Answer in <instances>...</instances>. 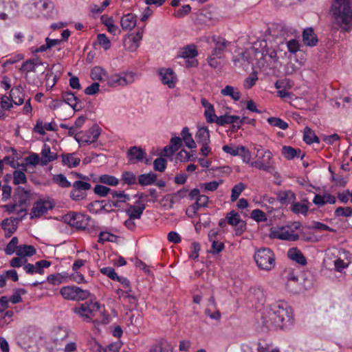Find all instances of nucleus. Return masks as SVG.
Wrapping results in <instances>:
<instances>
[{"label":"nucleus","instance_id":"11","mask_svg":"<svg viewBox=\"0 0 352 352\" xmlns=\"http://www.w3.org/2000/svg\"><path fill=\"white\" fill-rule=\"evenodd\" d=\"M54 204L49 200L40 199L34 204L31 212L30 219L37 218L46 213L54 208Z\"/></svg>","mask_w":352,"mask_h":352},{"label":"nucleus","instance_id":"5","mask_svg":"<svg viewBox=\"0 0 352 352\" xmlns=\"http://www.w3.org/2000/svg\"><path fill=\"white\" fill-rule=\"evenodd\" d=\"M100 305L97 301H86L78 307L72 309V311L78 314L84 321L90 322L100 310Z\"/></svg>","mask_w":352,"mask_h":352},{"label":"nucleus","instance_id":"42","mask_svg":"<svg viewBox=\"0 0 352 352\" xmlns=\"http://www.w3.org/2000/svg\"><path fill=\"white\" fill-rule=\"evenodd\" d=\"M25 162L26 163L25 164H17V166H21L23 170H26V165L27 164L33 165V166L37 165L39 162V156L36 153H32L31 155H30L29 156H28L25 158Z\"/></svg>","mask_w":352,"mask_h":352},{"label":"nucleus","instance_id":"58","mask_svg":"<svg viewBox=\"0 0 352 352\" xmlns=\"http://www.w3.org/2000/svg\"><path fill=\"white\" fill-rule=\"evenodd\" d=\"M26 290L24 289H17L14 291V294L8 298L9 302L10 301L13 304H17L22 302L21 294H25Z\"/></svg>","mask_w":352,"mask_h":352},{"label":"nucleus","instance_id":"63","mask_svg":"<svg viewBox=\"0 0 352 352\" xmlns=\"http://www.w3.org/2000/svg\"><path fill=\"white\" fill-rule=\"evenodd\" d=\"M97 40L98 43L100 45H102L105 50H107L111 47L110 40L107 37V36L104 34H98Z\"/></svg>","mask_w":352,"mask_h":352},{"label":"nucleus","instance_id":"50","mask_svg":"<svg viewBox=\"0 0 352 352\" xmlns=\"http://www.w3.org/2000/svg\"><path fill=\"white\" fill-rule=\"evenodd\" d=\"M232 60L236 66H243L248 63V57L245 52L239 53V54L234 56Z\"/></svg>","mask_w":352,"mask_h":352},{"label":"nucleus","instance_id":"14","mask_svg":"<svg viewBox=\"0 0 352 352\" xmlns=\"http://www.w3.org/2000/svg\"><path fill=\"white\" fill-rule=\"evenodd\" d=\"M100 135V129L98 126H94L82 134L80 136H75L76 140L80 146L90 144L96 142Z\"/></svg>","mask_w":352,"mask_h":352},{"label":"nucleus","instance_id":"2","mask_svg":"<svg viewBox=\"0 0 352 352\" xmlns=\"http://www.w3.org/2000/svg\"><path fill=\"white\" fill-rule=\"evenodd\" d=\"M333 27L342 32L352 30V0H333L331 8Z\"/></svg>","mask_w":352,"mask_h":352},{"label":"nucleus","instance_id":"48","mask_svg":"<svg viewBox=\"0 0 352 352\" xmlns=\"http://www.w3.org/2000/svg\"><path fill=\"white\" fill-rule=\"evenodd\" d=\"M226 220L229 225L234 226L241 221L239 214L234 210H232L226 214Z\"/></svg>","mask_w":352,"mask_h":352},{"label":"nucleus","instance_id":"57","mask_svg":"<svg viewBox=\"0 0 352 352\" xmlns=\"http://www.w3.org/2000/svg\"><path fill=\"white\" fill-rule=\"evenodd\" d=\"M122 180L128 185H133L136 183V176L132 172L125 171L122 174Z\"/></svg>","mask_w":352,"mask_h":352},{"label":"nucleus","instance_id":"28","mask_svg":"<svg viewBox=\"0 0 352 352\" xmlns=\"http://www.w3.org/2000/svg\"><path fill=\"white\" fill-rule=\"evenodd\" d=\"M276 195L282 205L289 204L296 199V195L290 190L279 191Z\"/></svg>","mask_w":352,"mask_h":352},{"label":"nucleus","instance_id":"25","mask_svg":"<svg viewBox=\"0 0 352 352\" xmlns=\"http://www.w3.org/2000/svg\"><path fill=\"white\" fill-rule=\"evenodd\" d=\"M136 16L130 13L124 15L120 21V25L124 30H131L136 25Z\"/></svg>","mask_w":352,"mask_h":352},{"label":"nucleus","instance_id":"9","mask_svg":"<svg viewBox=\"0 0 352 352\" xmlns=\"http://www.w3.org/2000/svg\"><path fill=\"white\" fill-rule=\"evenodd\" d=\"M107 80L109 87L125 86L133 82L134 75L132 72H123L111 75L107 77Z\"/></svg>","mask_w":352,"mask_h":352},{"label":"nucleus","instance_id":"51","mask_svg":"<svg viewBox=\"0 0 352 352\" xmlns=\"http://www.w3.org/2000/svg\"><path fill=\"white\" fill-rule=\"evenodd\" d=\"M245 186L242 182H240L235 186L232 189V195H231V201L232 202L235 201L245 189Z\"/></svg>","mask_w":352,"mask_h":352},{"label":"nucleus","instance_id":"4","mask_svg":"<svg viewBox=\"0 0 352 352\" xmlns=\"http://www.w3.org/2000/svg\"><path fill=\"white\" fill-rule=\"evenodd\" d=\"M257 160L251 162L250 166L259 170L271 173L274 169L273 155L270 150L263 151L261 146L256 148Z\"/></svg>","mask_w":352,"mask_h":352},{"label":"nucleus","instance_id":"8","mask_svg":"<svg viewBox=\"0 0 352 352\" xmlns=\"http://www.w3.org/2000/svg\"><path fill=\"white\" fill-rule=\"evenodd\" d=\"M71 186H72V190L70 191L69 197L75 201L85 199L87 196V190L91 188L89 183L81 180L74 182Z\"/></svg>","mask_w":352,"mask_h":352},{"label":"nucleus","instance_id":"36","mask_svg":"<svg viewBox=\"0 0 352 352\" xmlns=\"http://www.w3.org/2000/svg\"><path fill=\"white\" fill-rule=\"evenodd\" d=\"M69 277L68 274L66 272L58 273L56 274H50L47 276V280L48 283L56 285H60Z\"/></svg>","mask_w":352,"mask_h":352},{"label":"nucleus","instance_id":"64","mask_svg":"<svg viewBox=\"0 0 352 352\" xmlns=\"http://www.w3.org/2000/svg\"><path fill=\"white\" fill-rule=\"evenodd\" d=\"M257 80V74L256 73L251 74L248 78L245 79L243 83L244 87L248 89L252 88L255 85Z\"/></svg>","mask_w":352,"mask_h":352},{"label":"nucleus","instance_id":"27","mask_svg":"<svg viewBox=\"0 0 352 352\" xmlns=\"http://www.w3.org/2000/svg\"><path fill=\"white\" fill-rule=\"evenodd\" d=\"M282 154L287 160H292L294 157H300L303 159L305 154H301V151L299 148H294L289 146H284L282 148Z\"/></svg>","mask_w":352,"mask_h":352},{"label":"nucleus","instance_id":"33","mask_svg":"<svg viewBox=\"0 0 352 352\" xmlns=\"http://www.w3.org/2000/svg\"><path fill=\"white\" fill-rule=\"evenodd\" d=\"M36 249L31 245H21L16 250V255L19 256L25 257L32 256L36 254Z\"/></svg>","mask_w":352,"mask_h":352},{"label":"nucleus","instance_id":"19","mask_svg":"<svg viewBox=\"0 0 352 352\" xmlns=\"http://www.w3.org/2000/svg\"><path fill=\"white\" fill-rule=\"evenodd\" d=\"M146 155L144 150L136 146H131L126 153L129 160L132 163L142 161L146 157Z\"/></svg>","mask_w":352,"mask_h":352},{"label":"nucleus","instance_id":"20","mask_svg":"<svg viewBox=\"0 0 352 352\" xmlns=\"http://www.w3.org/2000/svg\"><path fill=\"white\" fill-rule=\"evenodd\" d=\"M45 63L42 62L39 58L28 59L22 63L19 71L26 74L29 72H35L36 68L38 66L43 65Z\"/></svg>","mask_w":352,"mask_h":352},{"label":"nucleus","instance_id":"31","mask_svg":"<svg viewBox=\"0 0 352 352\" xmlns=\"http://www.w3.org/2000/svg\"><path fill=\"white\" fill-rule=\"evenodd\" d=\"M157 178V175L153 172L142 174L138 177V183L143 186L152 185L155 183Z\"/></svg>","mask_w":352,"mask_h":352},{"label":"nucleus","instance_id":"34","mask_svg":"<svg viewBox=\"0 0 352 352\" xmlns=\"http://www.w3.org/2000/svg\"><path fill=\"white\" fill-rule=\"evenodd\" d=\"M195 138L199 144L210 142V133L208 129L206 126L199 128L195 135Z\"/></svg>","mask_w":352,"mask_h":352},{"label":"nucleus","instance_id":"24","mask_svg":"<svg viewBox=\"0 0 352 352\" xmlns=\"http://www.w3.org/2000/svg\"><path fill=\"white\" fill-rule=\"evenodd\" d=\"M41 164L47 165L49 162L55 160L57 158L56 153H51V149L49 145L44 144L41 153Z\"/></svg>","mask_w":352,"mask_h":352},{"label":"nucleus","instance_id":"40","mask_svg":"<svg viewBox=\"0 0 352 352\" xmlns=\"http://www.w3.org/2000/svg\"><path fill=\"white\" fill-rule=\"evenodd\" d=\"M197 55L198 52L196 49V47L193 45H187L186 47H184L182 54L180 55V57L184 58H192L197 56Z\"/></svg>","mask_w":352,"mask_h":352},{"label":"nucleus","instance_id":"12","mask_svg":"<svg viewBox=\"0 0 352 352\" xmlns=\"http://www.w3.org/2000/svg\"><path fill=\"white\" fill-rule=\"evenodd\" d=\"M270 237L289 241H295L298 239V235L294 234L289 226L277 228L272 230Z\"/></svg>","mask_w":352,"mask_h":352},{"label":"nucleus","instance_id":"61","mask_svg":"<svg viewBox=\"0 0 352 352\" xmlns=\"http://www.w3.org/2000/svg\"><path fill=\"white\" fill-rule=\"evenodd\" d=\"M251 217L257 222L265 221L267 220L266 214L260 209H255L251 212Z\"/></svg>","mask_w":352,"mask_h":352},{"label":"nucleus","instance_id":"6","mask_svg":"<svg viewBox=\"0 0 352 352\" xmlns=\"http://www.w3.org/2000/svg\"><path fill=\"white\" fill-rule=\"evenodd\" d=\"M62 296L69 300H84L89 297L90 292L77 286H66L60 289Z\"/></svg>","mask_w":352,"mask_h":352},{"label":"nucleus","instance_id":"16","mask_svg":"<svg viewBox=\"0 0 352 352\" xmlns=\"http://www.w3.org/2000/svg\"><path fill=\"white\" fill-rule=\"evenodd\" d=\"M144 30L140 28L135 34H129L124 38V47L130 52H135L140 46V42L142 38Z\"/></svg>","mask_w":352,"mask_h":352},{"label":"nucleus","instance_id":"49","mask_svg":"<svg viewBox=\"0 0 352 352\" xmlns=\"http://www.w3.org/2000/svg\"><path fill=\"white\" fill-rule=\"evenodd\" d=\"M27 182V177L23 170H14L13 172V184L19 185Z\"/></svg>","mask_w":352,"mask_h":352},{"label":"nucleus","instance_id":"32","mask_svg":"<svg viewBox=\"0 0 352 352\" xmlns=\"http://www.w3.org/2000/svg\"><path fill=\"white\" fill-rule=\"evenodd\" d=\"M223 96H230L234 101H239L241 98V93L238 88L230 85H226L225 88L221 90Z\"/></svg>","mask_w":352,"mask_h":352},{"label":"nucleus","instance_id":"13","mask_svg":"<svg viewBox=\"0 0 352 352\" xmlns=\"http://www.w3.org/2000/svg\"><path fill=\"white\" fill-rule=\"evenodd\" d=\"M253 47L255 51L256 56L258 55V54H261V58H265L266 56H269L274 61H276L278 60L276 50L268 47L265 40H262L258 43H255Z\"/></svg>","mask_w":352,"mask_h":352},{"label":"nucleus","instance_id":"54","mask_svg":"<svg viewBox=\"0 0 352 352\" xmlns=\"http://www.w3.org/2000/svg\"><path fill=\"white\" fill-rule=\"evenodd\" d=\"M291 210L295 214H306L308 211V206L305 204L296 202L292 204Z\"/></svg>","mask_w":352,"mask_h":352},{"label":"nucleus","instance_id":"3","mask_svg":"<svg viewBox=\"0 0 352 352\" xmlns=\"http://www.w3.org/2000/svg\"><path fill=\"white\" fill-rule=\"evenodd\" d=\"M254 258L260 270L270 271L275 267V256L272 250L268 248H263L257 250Z\"/></svg>","mask_w":352,"mask_h":352},{"label":"nucleus","instance_id":"23","mask_svg":"<svg viewBox=\"0 0 352 352\" xmlns=\"http://www.w3.org/2000/svg\"><path fill=\"white\" fill-rule=\"evenodd\" d=\"M302 41L305 45L313 47L318 43V38L311 28H306L302 33Z\"/></svg>","mask_w":352,"mask_h":352},{"label":"nucleus","instance_id":"39","mask_svg":"<svg viewBox=\"0 0 352 352\" xmlns=\"http://www.w3.org/2000/svg\"><path fill=\"white\" fill-rule=\"evenodd\" d=\"M238 120H239V117L237 116L223 115L217 117L214 122L219 126H224L227 124H234Z\"/></svg>","mask_w":352,"mask_h":352},{"label":"nucleus","instance_id":"43","mask_svg":"<svg viewBox=\"0 0 352 352\" xmlns=\"http://www.w3.org/2000/svg\"><path fill=\"white\" fill-rule=\"evenodd\" d=\"M99 181L102 184L111 186H116L119 184V179L118 178L109 175H102L99 177Z\"/></svg>","mask_w":352,"mask_h":352},{"label":"nucleus","instance_id":"15","mask_svg":"<svg viewBox=\"0 0 352 352\" xmlns=\"http://www.w3.org/2000/svg\"><path fill=\"white\" fill-rule=\"evenodd\" d=\"M32 192L30 189H26L21 186L15 188L13 200L19 206H28L30 203Z\"/></svg>","mask_w":352,"mask_h":352},{"label":"nucleus","instance_id":"29","mask_svg":"<svg viewBox=\"0 0 352 352\" xmlns=\"http://www.w3.org/2000/svg\"><path fill=\"white\" fill-rule=\"evenodd\" d=\"M10 96L12 103L16 105H21L24 102V94L19 87L12 88Z\"/></svg>","mask_w":352,"mask_h":352},{"label":"nucleus","instance_id":"10","mask_svg":"<svg viewBox=\"0 0 352 352\" xmlns=\"http://www.w3.org/2000/svg\"><path fill=\"white\" fill-rule=\"evenodd\" d=\"M27 210L26 209H21L18 211V214H20L23 213V214L20 217H10L6 218L3 219L1 222V227L5 231V236L6 238H9L12 236L13 233L16 230L17 226L14 224V221L19 222L21 221L23 217L26 215Z\"/></svg>","mask_w":352,"mask_h":352},{"label":"nucleus","instance_id":"18","mask_svg":"<svg viewBox=\"0 0 352 352\" xmlns=\"http://www.w3.org/2000/svg\"><path fill=\"white\" fill-rule=\"evenodd\" d=\"M161 80L164 85H168L169 88H174L176 85L177 76L173 70L170 68H162L159 71Z\"/></svg>","mask_w":352,"mask_h":352},{"label":"nucleus","instance_id":"35","mask_svg":"<svg viewBox=\"0 0 352 352\" xmlns=\"http://www.w3.org/2000/svg\"><path fill=\"white\" fill-rule=\"evenodd\" d=\"M75 155V153L63 154L62 155L63 163L70 168L76 167L79 165L80 160Z\"/></svg>","mask_w":352,"mask_h":352},{"label":"nucleus","instance_id":"55","mask_svg":"<svg viewBox=\"0 0 352 352\" xmlns=\"http://www.w3.org/2000/svg\"><path fill=\"white\" fill-rule=\"evenodd\" d=\"M167 166V161L163 157H158L153 162V168L156 171L164 172Z\"/></svg>","mask_w":352,"mask_h":352},{"label":"nucleus","instance_id":"7","mask_svg":"<svg viewBox=\"0 0 352 352\" xmlns=\"http://www.w3.org/2000/svg\"><path fill=\"white\" fill-rule=\"evenodd\" d=\"M65 223L78 229L85 230L89 225L91 217L88 215L75 212H70L63 217Z\"/></svg>","mask_w":352,"mask_h":352},{"label":"nucleus","instance_id":"53","mask_svg":"<svg viewBox=\"0 0 352 352\" xmlns=\"http://www.w3.org/2000/svg\"><path fill=\"white\" fill-rule=\"evenodd\" d=\"M51 265V262L47 260H41L34 264L35 273L43 274L44 268H47Z\"/></svg>","mask_w":352,"mask_h":352},{"label":"nucleus","instance_id":"56","mask_svg":"<svg viewBox=\"0 0 352 352\" xmlns=\"http://www.w3.org/2000/svg\"><path fill=\"white\" fill-rule=\"evenodd\" d=\"M336 217H352V208L351 207H338L334 212Z\"/></svg>","mask_w":352,"mask_h":352},{"label":"nucleus","instance_id":"46","mask_svg":"<svg viewBox=\"0 0 352 352\" xmlns=\"http://www.w3.org/2000/svg\"><path fill=\"white\" fill-rule=\"evenodd\" d=\"M117 239V236L109 232H100L98 235V242L99 243H104V242H115Z\"/></svg>","mask_w":352,"mask_h":352},{"label":"nucleus","instance_id":"60","mask_svg":"<svg viewBox=\"0 0 352 352\" xmlns=\"http://www.w3.org/2000/svg\"><path fill=\"white\" fill-rule=\"evenodd\" d=\"M111 191V189L110 188L99 184L96 185L94 189V193L102 197H104L108 194H110Z\"/></svg>","mask_w":352,"mask_h":352},{"label":"nucleus","instance_id":"26","mask_svg":"<svg viewBox=\"0 0 352 352\" xmlns=\"http://www.w3.org/2000/svg\"><path fill=\"white\" fill-rule=\"evenodd\" d=\"M145 208L146 206L144 204H142L138 206L131 205L126 209L125 212L131 219H139L141 218Z\"/></svg>","mask_w":352,"mask_h":352},{"label":"nucleus","instance_id":"37","mask_svg":"<svg viewBox=\"0 0 352 352\" xmlns=\"http://www.w3.org/2000/svg\"><path fill=\"white\" fill-rule=\"evenodd\" d=\"M101 21L107 26L109 32L113 35H116L120 32L119 28L113 23V19L106 15L101 16Z\"/></svg>","mask_w":352,"mask_h":352},{"label":"nucleus","instance_id":"22","mask_svg":"<svg viewBox=\"0 0 352 352\" xmlns=\"http://www.w3.org/2000/svg\"><path fill=\"white\" fill-rule=\"evenodd\" d=\"M62 100L68 104L75 111H80L82 109L81 106H78L80 100L71 91H65L61 94Z\"/></svg>","mask_w":352,"mask_h":352},{"label":"nucleus","instance_id":"21","mask_svg":"<svg viewBox=\"0 0 352 352\" xmlns=\"http://www.w3.org/2000/svg\"><path fill=\"white\" fill-rule=\"evenodd\" d=\"M35 8H39L41 10L45 12L43 14L46 17H50L54 8V4L51 0H39L32 4Z\"/></svg>","mask_w":352,"mask_h":352},{"label":"nucleus","instance_id":"52","mask_svg":"<svg viewBox=\"0 0 352 352\" xmlns=\"http://www.w3.org/2000/svg\"><path fill=\"white\" fill-rule=\"evenodd\" d=\"M18 238L16 236H14L12 238L11 241L8 243L7 246L5 248V252L8 255L12 254L14 252H16L17 248H19L18 245Z\"/></svg>","mask_w":352,"mask_h":352},{"label":"nucleus","instance_id":"59","mask_svg":"<svg viewBox=\"0 0 352 352\" xmlns=\"http://www.w3.org/2000/svg\"><path fill=\"white\" fill-rule=\"evenodd\" d=\"M110 194L113 199H118L116 201L119 202H126L129 199V197L128 195L125 194L124 191H116L111 190Z\"/></svg>","mask_w":352,"mask_h":352},{"label":"nucleus","instance_id":"1","mask_svg":"<svg viewBox=\"0 0 352 352\" xmlns=\"http://www.w3.org/2000/svg\"><path fill=\"white\" fill-rule=\"evenodd\" d=\"M262 320L269 329H287L294 323L292 309L285 301L276 302L270 305Z\"/></svg>","mask_w":352,"mask_h":352},{"label":"nucleus","instance_id":"45","mask_svg":"<svg viewBox=\"0 0 352 352\" xmlns=\"http://www.w3.org/2000/svg\"><path fill=\"white\" fill-rule=\"evenodd\" d=\"M171 345L166 341H162L159 346H153L149 350V352H170L172 351Z\"/></svg>","mask_w":352,"mask_h":352},{"label":"nucleus","instance_id":"17","mask_svg":"<svg viewBox=\"0 0 352 352\" xmlns=\"http://www.w3.org/2000/svg\"><path fill=\"white\" fill-rule=\"evenodd\" d=\"M212 40L214 43V47L212 51V56H216L217 58L223 57L224 52L230 44V42L221 36H213Z\"/></svg>","mask_w":352,"mask_h":352},{"label":"nucleus","instance_id":"62","mask_svg":"<svg viewBox=\"0 0 352 352\" xmlns=\"http://www.w3.org/2000/svg\"><path fill=\"white\" fill-rule=\"evenodd\" d=\"M121 347L120 342H115L110 344L107 348H103L101 346H98L99 352H118Z\"/></svg>","mask_w":352,"mask_h":352},{"label":"nucleus","instance_id":"47","mask_svg":"<svg viewBox=\"0 0 352 352\" xmlns=\"http://www.w3.org/2000/svg\"><path fill=\"white\" fill-rule=\"evenodd\" d=\"M106 76V72L100 67H94L90 74V76L94 80H102L103 77Z\"/></svg>","mask_w":352,"mask_h":352},{"label":"nucleus","instance_id":"30","mask_svg":"<svg viewBox=\"0 0 352 352\" xmlns=\"http://www.w3.org/2000/svg\"><path fill=\"white\" fill-rule=\"evenodd\" d=\"M288 257L301 265H305L307 264L305 256L297 248L290 249L288 251Z\"/></svg>","mask_w":352,"mask_h":352},{"label":"nucleus","instance_id":"44","mask_svg":"<svg viewBox=\"0 0 352 352\" xmlns=\"http://www.w3.org/2000/svg\"><path fill=\"white\" fill-rule=\"evenodd\" d=\"M53 182L61 188H69L72 186L71 183L63 174L54 175Z\"/></svg>","mask_w":352,"mask_h":352},{"label":"nucleus","instance_id":"38","mask_svg":"<svg viewBox=\"0 0 352 352\" xmlns=\"http://www.w3.org/2000/svg\"><path fill=\"white\" fill-rule=\"evenodd\" d=\"M303 140L308 144H311L314 142L319 143L320 140L314 133V132L308 126L304 129Z\"/></svg>","mask_w":352,"mask_h":352},{"label":"nucleus","instance_id":"41","mask_svg":"<svg viewBox=\"0 0 352 352\" xmlns=\"http://www.w3.org/2000/svg\"><path fill=\"white\" fill-rule=\"evenodd\" d=\"M267 122L272 126H276L280 129L285 130L288 128V124L286 122L280 118L270 117L267 118Z\"/></svg>","mask_w":352,"mask_h":352}]
</instances>
